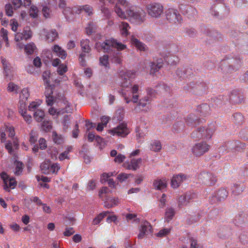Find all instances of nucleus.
I'll return each instance as SVG.
<instances>
[{"mask_svg": "<svg viewBox=\"0 0 248 248\" xmlns=\"http://www.w3.org/2000/svg\"><path fill=\"white\" fill-rule=\"evenodd\" d=\"M11 1L16 9L19 8L22 4L21 0H11Z\"/></svg>", "mask_w": 248, "mask_h": 248, "instance_id": "obj_64", "label": "nucleus"}, {"mask_svg": "<svg viewBox=\"0 0 248 248\" xmlns=\"http://www.w3.org/2000/svg\"><path fill=\"white\" fill-rule=\"evenodd\" d=\"M42 128L46 131H49L52 128L51 123L49 121H43L42 123Z\"/></svg>", "mask_w": 248, "mask_h": 248, "instance_id": "obj_47", "label": "nucleus"}, {"mask_svg": "<svg viewBox=\"0 0 248 248\" xmlns=\"http://www.w3.org/2000/svg\"><path fill=\"white\" fill-rule=\"evenodd\" d=\"M95 47L98 51L103 50L104 52H108L112 47L116 48L119 51L124 50L126 48V46L116 40L110 39L106 40L103 43H96Z\"/></svg>", "mask_w": 248, "mask_h": 248, "instance_id": "obj_1", "label": "nucleus"}, {"mask_svg": "<svg viewBox=\"0 0 248 248\" xmlns=\"http://www.w3.org/2000/svg\"><path fill=\"white\" fill-rule=\"evenodd\" d=\"M10 26L11 29L13 31H16L19 26L18 23L15 19H12L10 20Z\"/></svg>", "mask_w": 248, "mask_h": 248, "instance_id": "obj_50", "label": "nucleus"}, {"mask_svg": "<svg viewBox=\"0 0 248 248\" xmlns=\"http://www.w3.org/2000/svg\"><path fill=\"white\" fill-rule=\"evenodd\" d=\"M167 19L174 23H180L182 20V17L177 10L173 9H169L166 14Z\"/></svg>", "mask_w": 248, "mask_h": 248, "instance_id": "obj_8", "label": "nucleus"}, {"mask_svg": "<svg viewBox=\"0 0 248 248\" xmlns=\"http://www.w3.org/2000/svg\"><path fill=\"white\" fill-rule=\"evenodd\" d=\"M209 147V145L206 142H201L195 144L192 149V151L195 155L201 156L207 152Z\"/></svg>", "mask_w": 248, "mask_h": 248, "instance_id": "obj_7", "label": "nucleus"}, {"mask_svg": "<svg viewBox=\"0 0 248 248\" xmlns=\"http://www.w3.org/2000/svg\"><path fill=\"white\" fill-rule=\"evenodd\" d=\"M81 52L79 56V61L81 65L84 66L86 63V57L90 56V53L91 51V47L90 45V41L88 39H82L80 42Z\"/></svg>", "mask_w": 248, "mask_h": 248, "instance_id": "obj_3", "label": "nucleus"}, {"mask_svg": "<svg viewBox=\"0 0 248 248\" xmlns=\"http://www.w3.org/2000/svg\"><path fill=\"white\" fill-rule=\"evenodd\" d=\"M150 145V149L155 152H159L162 148L161 142L158 140H152Z\"/></svg>", "mask_w": 248, "mask_h": 248, "instance_id": "obj_23", "label": "nucleus"}, {"mask_svg": "<svg viewBox=\"0 0 248 248\" xmlns=\"http://www.w3.org/2000/svg\"><path fill=\"white\" fill-rule=\"evenodd\" d=\"M30 96L29 90L28 88L22 90L20 94V100L26 101Z\"/></svg>", "mask_w": 248, "mask_h": 248, "instance_id": "obj_38", "label": "nucleus"}, {"mask_svg": "<svg viewBox=\"0 0 248 248\" xmlns=\"http://www.w3.org/2000/svg\"><path fill=\"white\" fill-rule=\"evenodd\" d=\"M36 49V46L33 42L28 43L24 46L25 52L28 55L33 54Z\"/></svg>", "mask_w": 248, "mask_h": 248, "instance_id": "obj_25", "label": "nucleus"}, {"mask_svg": "<svg viewBox=\"0 0 248 248\" xmlns=\"http://www.w3.org/2000/svg\"><path fill=\"white\" fill-rule=\"evenodd\" d=\"M46 102L47 105L52 106L55 102H56V98L54 97L53 95L46 96Z\"/></svg>", "mask_w": 248, "mask_h": 248, "instance_id": "obj_55", "label": "nucleus"}, {"mask_svg": "<svg viewBox=\"0 0 248 248\" xmlns=\"http://www.w3.org/2000/svg\"><path fill=\"white\" fill-rule=\"evenodd\" d=\"M18 141L14 139L12 141H9L6 143L5 148L10 154H13L15 151L18 148Z\"/></svg>", "mask_w": 248, "mask_h": 248, "instance_id": "obj_20", "label": "nucleus"}, {"mask_svg": "<svg viewBox=\"0 0 248 248\" xmlns=\"http://www.w3.org/2000/svg\"><path fill=\"white\" fill-rule=\"evenodd\" d=\"M67 104L65 106V109H57L54 107H51L48 110V113L54 118H57L59 115L70 111V104L67 102Z\"/></svg>", "mask_w": 248, "mask_h": 248, "instance_id": "obj_12", "label": "nucleus"}, {"mask_svg": "<svg viewBox=\"0 0 248 248\" xmlns=\"http://www.w3.org/2000/svg\"><path fill=\"white\" fill-rule=\"evenodd\" d=\"M163 66V64L161 62H158L155 63L154 62L150 63V73L152 74H155Z\"/></svg>", "mask_w": 248, "mask_h": 248, "instance_id": "obj_30", "label": "nucleus"}, {"mask_svg": "<svg viewBox=\"0 0 248 248\" xmlns=\"http://www.w3.org/2000/svg\"><path fill=\"white\" fill-rule=\"evenodd\" d=\"M18 111L20 114H24L26 112V101L19 100Z\"/></svg>", "mask_w": 248, "mask_h": 248, "instance_id": "obj_42", "label": "nucleus"}, {"mask_svg": "<svg viewBox=\"0 0 248 248\" xmlns=\"http://www.w3.org/2000/svg\"><path fill=\"white\" fill-rule=\"evenodd\" d=\"M30 15L33 18L37 17L38 16V10L36 7L34 6H32L31 7L30 9Z\"/></svg>", "mask_w": 248, "mask_h": 248, "instance_id": "obj_52", "label": "nucleus"}, {"mask_svg": "<svg viewBox=\"0 0 248 248\" xmlns=\"http://www.w3.org/2000/svg\"><path fill=\"white\" fill-rule=\"evenodd\" d=\"M131 42L132 45L140 51H145L148 49L147 46L144 43L140 42L134 37H132L131 38Z\"/></svg>", "mask_w": 248, "mask_h": 248, "instance_id": "obj_21", "label": "nucleus"}, {"mask_svg": "<svg viewBox=\"0 0 248 248\" xmlns=\"http://www.w3.org/2000/svg\"><path fill=\"white\" fill-rule=\"evenodd\" d=\"M51 49L52 51L61 59L64 60L66 58V52L59 45H55L52 47Z\"/></svg>", "mask_w": 248, "mask_h": 248, "instance_id": "obj_19", "label": "nucleus"}, {"mask_svg": "<svg viewBox=\"0 0 248 248\" xmlns=\"http://www.w3.org/2000/svg\"><path fill=\"white\" fill-rule=\"evenodd\" d=\"M41 34L46 36V39L48 42H52L58 37V32L54 29L49 31L44 29Z\"/></svg>", "mask_w": 248, "mask_h": 248, "instance_id": "obj_14", "label": "nucleus"}, {"mask_svg": "<svg viewBox=\"0 0 248 248\" xmlns=\"http://www.w3.org/2000/svg\"><path fill=\"white\" fill-rule=\"evenodd\" d=\"M136 133V138L138 142H142L143 141L142 140L146 135L145 134L140 130L137 131Z\"/></svg>", "mask_w": 248, "mask_h": 248, "instance_id": "obj_54", "label": "nucleus"}, {"mask_svg": "<svg viewBox=\"0 0 248 248\" xmlns=\"http://www.w3.org/2000/svg\"><path fill=\"white\" fill-rule=\"evenodd\" d=\"M77 9V10L76 12L78 14L84 12L89 16L93 14V8L90 5H86L84 6H79Z\"/></svg>", "mask_w": 248, "mask_h": 248, "instance_id": "obj_24", "label": "nucleus"}, {"mask_svg": "<svg viewBox=\"0 0 248 248\" xmlns=\"http://www.w3.org/2000/svg\"><path fill=\"white\" fill-rule=\"evenodd\" d=\"M49 168V174L51 173L56 174L60 170L61 167L58 163H54L51 164L50 162Z\"/></svg>", "mask_w": 248, "mask_h": 248, "instance_id": "obj_32", "label": "nucleus"}, {"mask_svg": "<svg viewBox=\"0 0 248 248\" xmlns=\"http://www.w3.org/2000/svg\"><path fill=\"white\" fill-rule=\"evenodd\" d=\"M213 133V129L207 128L205 130L203 128H200L199 130L194 131L191 134L193 138H200L204 136L206 139H210Z\"/></svg>", "mask_w": 248, "mask_h": 248, "instance_id": "obj_9", "label": "nucleus"}, {"mask_svg": "<svg viewBox=\"0 0 248 248\" xmlns=\"http://www.w3.org/2000/svg\"><path fill=\"white\" fill-rule=\"evenodd\" d=\"M3 129L5 131L8 133V136L13 138L15 135L14 127L10 124H5Z\"/></svg>", "mask_w": 248, "mask_h": 248, "instance_id": "obj_33", "label": "nucleus"}, {"mask_svg": "<svg viewBox=\"0 0 248 248\" xmlns=\"http://www.w3.org/2000/svg\"><path fill=\"white\" fill-rule=\"evenodd\" d=\"M170 232V229L165 228L160 230L157 233V237H163L166 236Z\"/></svg>", "mask_w": 248, "mask_h": 248, "instance_id": "obj_45", "label": "nucleus"}, {"mask_svg": "<svg viewBox=\"0 0 248 248\" xmlns=\"http://www.w3.org/2000/svg\"><path fill=\"white\" fill-rule=\"evenodd\" d=\"M67 71L66 65L64 64H60L57 69V72L60 75H63Z\"/></svg>", "mask_w": 248, "mask_h": 248, "instance_id": "obj_46", "label": "nucleus"}, {"mask_svg": "<svg viewBox=\"0 0 248 248\" xmlns=\"http://www.w3.org/2000/svg\"><path fill=\"white\" fill-rule=\"evenodd\" d=\"M53 141L57 144H60L63 141V137L61 135H58L56 132L52 133Z\"/></svg>", "mask_w": 248, "mask_h": 248, "instance_id": "obj_44", "label": "nucleus"}, {"mask_svg": "<svg viewBox=\"0 0 248 248\" xmlns=\"http://www.w3.org/2000/svg\"><path fill=\"white\" fill-rule=\"evenodd\" d=\"M22 117L23 118L24 120L28 124H30L32 122V118L31 116L28 114L27 112H25V113L24 114H20Z\"/></svg>", "mask_w": 248, "mask_h": 248, "instance_id": "obj_62", "label": "nucleus"}, {"mask_svg": "<svg viewBox=\"0 0 248 248\" xmlns=\"http://www.w3.org/2000/svg\"><path fill=\"white\" fill-rule=\"evenodd\" d=\"M174 209L172 207H168L166 209L165 212V218L167 222L171 220L175 215Z\"/></svg>", "mask_w": 248, "mask_h": 248, "instance_id": "obj_26", "label": "nucleus"}, {"mask_svg": "<svg viewBox=\"0 0 248 248\" xmlns=\"http://www.w3.org/2000/svg\"><path fill=\"white\" fill-rule=\"evenodd\" d=\"M190 195L189 194H184L181 196L178 199V206L179 207L185 206L188 204L190 202Z\"/></svg>", "mask_w": 248, "mask_h": 248, "instance_id": "obj_22", "label": "nucleus"}, {"mask_svg": "<svg viewBox=\"0 0 248 248\" xmlns=\"http://www.w3.org/2000/svg\"><path fill=\"white\" fill-rule=\"evenodd\" d=\"M186 177L185 174H178L173 176L171 179V186L173 188H177L184 181L186 180Z\"/></svg>", "mask_w": 248, "mask_h": 248, "instance_id": "obj_13", "label": "nucleus"}, {"mask_svg": "<svg viewBox=\"0 0 248 248\" xmlns=\"http://www.w3.org/2000/svg\"><path fill=\"white\" fill-rule=\"evenodd\" d=\"M131 176V174L122 172L117 175V179L120 183H123L126 181Z\"/></svg>", "mask_w": 248, "mask_h": 248, "instance_id": "obj_39", "label": "nucleus"}, {"mask_svg": "<svg viewBox=\"0 0 248 248\" xmlns=\"http://www.w3.org/2000/svg\"><path fill=\"white\" fill-rule=\"evenodd\" d=\"M32 36V32L31 28L29 26L24 28L22 31L16 32L15 34V40L16 42H19L21 41H27L30 39ZM17 46L19 48H22V45L20 43L17 44Z\"/></svg>", "mask_w": 248, "mask_h": 248, "instance_id": "obj_4", "label": "nucleus"}, {"mask_svg": "<svg viewBox=\"0 0 248 248\" xmlns=\"http://www.w3.org/2000/svg\"><path fill=\"white\" fill-rule=\"evenodd\" d=\"M50 161L49 159L45 160L40 165L42 172L45 174H49V165Z\"/></svg>", "mask_w": 248, "mask_h": 248, "instance_id": "obj_28", "label": "nucleus"}, {"mask_svg": "<svg viewBox=\"0 0 248 248\" xmlns=\"http://www.w3.org/2000/svg\"><path fill=\"white\" fill-rule=\"evenodd\" d=\"M119 30L121 35L123 37H126L129 34V30L130 27L127 22L122 21L118 24Z\"/></svg>", "mask_w": 248, "mask_h": 248, "instance_id": "obj_18", "label": "nucleus"}, {"mask_svg": "<svg viewBox=\"0 0 248 248\" xmlns=\"http://www.w3.org/2000/svg\"><path fill=\"white\" fill-rule=\"evenodd\" d=\"M5 9L6 14L8 16H13L14 12L11 4H6L5 6Z\"/></svg>", "mask_w": 248, "mask_h": 248, "instance_id": "obj_51", "label": "nucleus"}, {"mask_svg": "<svg viewBox=\"0 0 248 248\" xmlns=\"http://www.w3.org/2000/svg\"><path fill=\"white\" fill-rule=\"evenodd\" d=\"M14 165L15 166V174L16 175H20L22 172L24 165L22 162L16 161L15 162Z\"/></svg>", "mask_w": 248, "mask_h": 248, "instance_id": "obj_31", "label": "nucleus"}, {"mask_svg": "<svg viewBox=\"0 0 248 248\" xmlns=\"http://www.w3.org/2000/svg\"><path fill=\"white\" fill-rule=\"evenodd\" d=\"M1 178L3 180V188L5 190L9 191V189H14L16 186V182L15 179L13 178L9 179L6 173H2Z\"/></svg>", "mask_w": 248, "mask_h": 248, "instance_id": "obj_11", "label": "nucleus"}, {"mask_svg": "<svg viewBox=\"0 0 248 248\" xmlns=\"http://www.w3.org/2000/svg\"><path fill=\"white\" fill-rule=\"evenodd\" d=\"M41 103L36 102H32L31 103L29 106V109L31 111H34L36 108H37L40 105Z\"/></svg>", "mask_w": 248, "mask_h": 248, "instance_id": "obj_60", "label": "nucleus"}, {"mask_svg": "<svg viewBox=\"0 0 248 248\" xmlns=\"http://www.w3.org/2000/svg\"><path fill=\"white\" fill-rule=\"evenodd\" d=\"M126 158L124 155L122 154L118 155L114 159V161L117 163H122Z\"/></svg>", "mask_w": 248, "mask_h": 248, "instance_id": "obj_57", "label": "nucleus"}, {"mask_svg": "<svg viewBox=\"0 0 248 248\" xmlns=\"http://www.w3.org/2000/svg\"><path fill=\"white\" fill-rule=\"evenodd\" d=\"M200 178L203 179V183L207 185H214L216 182V178L212 174L204 172L201 174Z\"/></svg>", "mask_w": 248, "mask_h": 248, "instance_id": "obj_16", "label": "nucleus"}, {"mask_svg": "<svg viewBox=\"0 0 248 248\" xmlns=\"http://www.w3.org/2000/svg\"><path fill=\"white\" fill-rule=\"evenodd\" d=\"M228 196V192L224 188L219 189L217 193V199L219 201L224 200Z\"/></svg>", "mask_w": 248, "mask_h": 248, "instance_id": "obj_37", "label": "nucleus"}, {"mask_svg": "<svg viewBox=\"0 0 248 248\" xmlns=\"http://www.w3.org/2000/svg\"><path fill=\"white\" fill-rule=\"evenodd\" d=\"M99 62L101 65L105 68H108L109 66L108 56L107 55H104L101 57L99 59Z\"/></svg>", "mask_w": 248, "mask_h": 248, "instance_id": "obj_36", "label": "nucleus"}, {"mask_svg": "<svg viewBox=\"0 0 248 248\" xmlns=\"http://www.w3.org/2000/svg\"><path fill=\"white\" fill-rule=\"evenodd\" d=\"M233 117L236 123L240 124L242 122L243 116L240 113H235Z\"/></svg>", "mask_w": 248, "mask_h": 248, "instance_id": "obj_59", "label": "nucleus"}, {"mask_svg": "<svg viewBox=\"0 0 248 248\" xmlns=\"http://www.w3.org/2000/svg\"><path fill=\"white\" fill-rule=\"evenodd\" d=\"M52 87L49 84H47L46 87L45 95L46 96L53 95Z\"/></svg>", "mask_w": 248, "mask_h": 248, "instance_id": "obj_61", "label": "nucleus"}, {"mask_svg": "<svg viewBox=\"0 0 248 248\" xmlns=\"http://www.w3.org/2000/svg\"><path fill=\"white\" fill-rule=\"evenodd\" d=\"M151 101V97L147 95L142 98L139 101V105L142 108L145 107Z\"/></svg>", "mask_w": 248, "mask_h": 248, "instance_id": "obj_41", "label": "nucleus"}, {"mask_svg": "<svg viewBox=\"0 0 248 248\" xmlns=\"http://www.w3.org/2000/svg\"><path fill=\"white\" fill-rule=\"evenodd\" d=\"M7 89L8 92H13L17 93L19 89V87L14 82H11L8 83Z\"/></svg>", "mask_w": 248, "mask_h": 248, "instance_id": "obj_35", "label": "nucleus"}, {"mask_svg": "<svg viewBox=\"0 0 248 248\" xmlns=\"http://www.w3.org/2000/svg\"><path fill=\"white\" fill-rule=\"evenodd\" d=\"M190 243V248H198L197 241L194 237H190L187 238Z\"/></svg>", "mask_w": 248, "mask_h": 248, "instance_id": "obj_56", "label": "nucleus"}, {"mask_svg": "<svg viewBox=\"0 0 248 248\" xmlns=\"http://www.w3.org/2000/svg\"><path fill=\"white\" fill-rule=\"evenodd\" d=\"M39 147L41 150H45L46 147V140L43 138H41L39 140Z\"/></svg>", "mask_w": 248, "mask_h": 248, "instance_id": "obj_63", "label": "nucleus"}, {"mask_svg": "<svg viewBox=\"0 0 248 248\" xmlns=\"http://www.w3.org/2000/svg\"><path fill=\"white\" fill-rule=\"evenodd\" d=\"M138 75V72L135 70L121 71L120 73V77L122 79V88L124 89L129 88L131 86V80L136 78Z\"/></svg>", "mask_w": 248, "mask_h": 248, "instance_id": "obj_2", "label": "nucleus"}, {"mask_svg": "<svg viewBox=\"0 0 248 248\" xmlns=\"http://www.w3.org/2000/svg\"><path fill=\"white\" fill-rule=\"evenodd\" d=\"M167 182L168 179L166 178H158L154 181L153 186L155 189L162 190L167 187Z\"/></svg>", "mask_w": 248, "mask_h": 248, "instance_id": "obj_17", "label": "nucleus"}, {"mask_svg": "<svg viewBox=\"0 0 248 248\" xmlns=\"http://www.w3.org/2000/svg\"><path fill=\"white\" fill-rule=\"evenodd\" d=\"M2 63L4 71V75L7 77H9L11 73V69L8 65V63L5 60H2Z\"/></svg>", "mask_w": 248, "mask_h": 248, "instance_id": "obj_40", "label": "nucleus"}, {"mask_svg": "<svg viewBox=\"0 0 248 248\" xmlns=\"http://www.w3.org/2000/svg\"><path fill=\"white\" fill-rule=\"evenodd\" d=\"M119 203V200L118 198H108L105 202V206L108 208H111L117 205Z\"/></svg>", "mask_w": 248, "mask_h": 248, "instance_id": "obj_27", "label": "nucleus"}, {"mask_svg": "<svg viewBox=\"0 0 248 248\" xmlns=\"http://www.w3.org/2000/svg\"><path fill=\"white\" fill-rule=\"evenodd\" d=\"M176 74L179 78H183L186 76V70L183 68H178L176 71Z\"/></svg>", "mask_w": 248, "mask_h": 248, "instance_id": "obj_48", "label": "nucleus"}, {"mask_svg": "<svg viewBox=\"0 0 248 248\" xmlns=\"http://www.w3.org/2000/svg\"><path fill=\"white\" fill-rule=\"evenodd\" d=\"M141 158H134L129 161H126L123 164V167L127 170H136L139 169L142 163Z\"/></svg>", "mask_w": 248, "mask_h": 248, "instance_id": "obj_10", "label": "nucleus"}, {"mask_svg": "<svg viewBox=\"0 0 248 248\" xmlns=\"http://www.w3.org/2000/svg\"><path fill=\"white\" fill-rule=\"evenodd\" d=\"M50 155L51 158L54 160L57 159V155L59 154V152L58 150L56 148H52L51 149H49Z\"/></svg>", "mask_w": 248, "mask_h": 248, "instance_id": "obj_49", "label": "nucleus"}, {"mask_svg": "<svg viewBox=\"0 0 248 248\" xmlns=\"http://www.w3.org/2000/svg\"><path fill=\"white\" fill-rule=\"evenodd\" d=\"M137 215L135 214H127L125 216V217L127 221L133 220L134 221H139V219L137 217Z\"/></svg>", "mask_w": 248, "mask_h": 248, "instance_id": "obj_58", "label": "nucleus"}, {"mask_svg": "<svg viewBox=\"0 0 248 248\" xmlns=\"http://www.w3.org/2000/svg\"><path fill=\"white\" fill-rule=\"evenodd\" d=\"M146 9L149 15L155 18L159 17L164 10L163 6L158 3L148 4Z\"/></svg>", "mask_w": 248, "mask_h": 248, "instance_id": "obj_5", "label": "nucleus"}, {"mask_svg": "<svg viewBox=\"0 0 248 248\" xmlns=\"http://www.w3.org/2000/svg\"><path fill=\"white\" fill-rule=\"evenodd\" d=\"M8 31H7V30L3 28L1 29L0 35L2 37L4 41L5 42V46L7 47H9L10 46V44L8 37Z\"/></svg>", "mask_w": 248, "mask_h": 248, "instance_id": "obj_34", "label": "nucleus"}, {"mask_svg": "<svg viewBox=\"0 0 248 248\" xmlns=\"http://www.w3.org/2000/svg\"><path fill=\"white\" fill-rule=\"evenodd\" d=\"M151 229L152 227L149 222L147 221L143 222L141 225L138 238L141 239L145 235L149 234L151 232Z\"/></svg>", "mask_w": 248, "mask_h": 248, "instance_id": "obj_15", "label": "nucleus"}, {"mask_svg": "<svg viewBox=\"0 0 248 248\" xmlns=\"http://www.w3.org/2000/svg\"><path fill=\"white\" fill-rule=\"evenodd\" d=\"M34 118L35 120L38 122H41L43 120L45 114L44 111L40 109H37L34 113Z\"/></svg>", "mask_w": 248, "mask_h": 248, "instance_id": "obj_29", "label": "nucleus"}, {"mask_svg": "<svg viewBox=\"0 0 248 248\" xmlns=\"http://www.w3.org/2000/svg\"><path fill=\"white\" fill-rule=\"evenodd\" d=\"M107 213H102L98 215L93 221V223L94 225H96L99 223L104 217L107 215Z\"/></svg>", "mask_w": 248, "mask_h": 248, "instance_id": "obj_43", "label": "nucleus"}, {"mask_svg": "<svg viewBox=\"0 0 248 248\" xmlns=\"http://www.w3.org/2000/svg\"><path fill=\"white\" fill-rule=\"evenodd\" d=\"M50 72L49 71H45L43 73L42 77L43 80L46 84H49V76Z\"/></svg>", "mask_w": 248, "mask_h": 248, "instance_id": "obj_53", "label": "nucleus"}, {"mask_svg": "<svg viewBox=\"0 0 248 248\" xmlns=\"http://www.w3.org/2000/svg\"><path fill=\"white\" fill-rule=\"evenodd\" d=\"M108 132L109 134L113 136H117L121 137H125L130 133V130L127 128L126 124L121 123L117 127L108 130Z\"/></svg>", "mask_w": 248, "mask_h": 248, "instance_id": "obj_6", "label": "nucleus"}]
</instances>
